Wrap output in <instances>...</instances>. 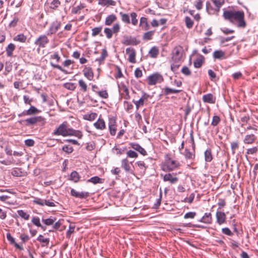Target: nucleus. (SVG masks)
Here are the masks:
<instances>
[{"mask_svg":"<svg viewBox=\"0 0 258 258\" xmlns=\"http://www.w3.org/2000/svg\"><path fill=\"white\" fill-rule=\"evenodd\" d=\"M27 36L23 33L19 34L13 38V40L15 41H18L21 43H25L27 40Z\"/></svg>","mask_w":258,"mask_h":258,"instance_id":"nucleus-27","label":"nucleus"},{"mask_svg":"<svg viewBox=\"0 0 258 258\" xmlns=\"http://www.w3.org/2000/svg\"><path fill=\"white\" fill-rule=\"evenodd\" d=\"M11 174L14 176L21 177L24 176L25 174L21 168H15L12 170Z\"/></svg>","mask_w":258,"mask_h":258,"instance_id":"nucleus-29","label":"nucleus"},{"mask_svg":"<svg viewBox=\"0 0 258 258\" xmlns=\"http://www.w3.org/2000/svg\"><path fill=\"white\" fill-rule=\"evenodd\" d=\"M203 101L205 103H214L215 102V98L211 93H209L204 95L202 98Z\"/></svg>","mask_w":258,"mask_h":258,"instance_id":"nucleus-21","label":"nucleus"},{"mask_svg":"<svg viewBox=\"0 0 258 258\" xmlns=\"http://www.w3.org/2000/svg\"><path fill=\"white\" fill-rule=\"evenodd\" d=\"M97 117V113L92 112L90 114H86L83 116V119L90 121L94 120Z\"/></svg>","mask_w":258,"mask_h":258,"instance_id":"nucleus-32","label":"nucleus"},{"mask_svg":"<svg viewBox=\"0 0 258 258\" xmlns=\"http://www.w3.org/2000/svg\"><path fill=\"white\" fill-rule=\"evenodd\" d=\"M98 95L102 98L107 99L108 98V94L106 90L100 91L97 92Z\"/></svg>","mask_w":258,"mask_h":258,"instance_id":"nucleus-60","label":"nucleus"},{"mask_svg":"<svg viewBox=\"0 0 258 258\" xmlns=\"http://www.w3.org/2000/svg\"><path fill=\"white\" fill-rule=\"evenodd\" d=\"M230 145L232 150V154L234 155L235 154L236 150L238 149L239 148V142L238 141H233L231 142Z\"/></svg>","mask_w":258,"mask_h":258,"instance_id":"nucleus-43","label":"nucleus"},{"mask_svg":"<svg viewBox=\"0 0 258 258\" xmlns=\"http://www.w3.org/2000/svg\"><path fill=\"white\" fill-rule=\"evenodd\" d=\"M147 79L149 85H154L157 83H160L164 80L163 76L159 73H155L150 75Z\"/></svg>","mask_w":258,"mask_h":258,"instance_id":"nucleus-6","label":"nucleus"},{"mask_svg":"<svg viewBox=\"0 0 258 258\" xmlns=\"http://www.w3.org/2000/svg\"><path fill=\"white\" fill-rule=\"evenodd\" d=\"M78 84L80 87V90L83 92L87 91L88 87L86 82L82 79H80L78 81Z\"/></svg>","mask_w":258,"mask_h":258,"instance_id":"nucleus-36","label":"nucleus"},{"mask_svg":"<svg viewBox=\"0 0 258 258\" xmlns=\"http://www.w3.org/2000/svg\"><path fill=\"white\" fill-rule=\"evenodd\" d=\"M159 53V49L156 46L152 47L149 52V54L151 58H156Z\"/></svg>","mask_w":258,"mask_h":258,"instance_id":"nucleus-28","label":"nucleus"},{"mask_svg":"<svg viewBox=\"0 0 258 258\" xmlns=\"http://www.w3.org/2000/svg\"><path fill=\"white\" fill-rule=\"evenodd\" d=\"M41 111L39 110L34 106L31 105L29 109L24 110L22 113L18 114L19 117L26 115H33L40 113Z\"/></svg>","mask_w":258,"mask_h":258,"instance_id":"nucleus-10","label":"nucleus"},{"mask_svg":"<svg viewBox=\"0 0 258 258\" xmlns=\"http://www.w3.org/2000/svg\"><path fill=\"white\" fill-rule=\"evenodd\" d=\"M201 58H197L194 62V67L196 68H200L203 64V56H201Z\"/></svg>","mask_w":258,"mask_h":258,"instance_id":"nucleus-44","label":"nucleus"},{"mask_svg":"<svg viewBox=\"0 0 258 258\" xmlns=\"http://www.w3.org/2000/svg\"><path fill=\"white\" fill-rule=\"evenodd\" d=\"M155 31H149L144 34L143 35V39L145 41H148L152 39L153 36L154 34Z\"/></svg>","mask_w":258,"mask_h":258,"instance_id":"nucleus-39","label":"nucleus"},{"mask_svg":"<svg viewBox=\"0 0 258 258\" xmlns=\"http://www.w3.org/2000/svg\"><path fill=\"white\" fill-rule=\"evenodd\" d=\"M176 173H167L163 176L164 181H169L171 184H174L176 183L178 178L176 176Z\"/></svg>","mask_w":258,"mask_h":258,"instance_id":"nucleus-14","label":"nucleus"},{"mask_svg":"<svg viewBox=\"0 0 258 258\" xmlns=\"http://www.w3.org/2000/svg\"><path fill=\"white\" fill-rule=\"evenodd\" d=\"M75 226L70 225L69 228L67 231L66 236L67 238H70L72 233L75 231Z\"/></svg>","mask_w":258,"mask_h":258,"instance_id":"nucleus-61","label":"nucleus"},{"mask_svg":"<svg viewBox=\"0 0 258 258\" xmlns=\"http://www.w3.org/2000/svg\"><path fill=\"white\" fill-rule=\"evenodd\" d=\"M132 18V23L133 25L136 26L137 25L138 21L137 19V15L135 12H133L131 14Z\"/></svg>","mask_w":258,"mask_h":258,"instance_id":"nucleus-55","label":"nucleus"},{"mask_svg":"<svg viewBox=\"0 0 258 258\" xmlns=\"http://www.w3.org/2000/svg\"><path fill=\"white\" fill-rule=\"evenodd\" d=\"M61 26V23L60 21L57 20L52 22L47 32V35H52L56 33V32L60 29Z\"/></svg>","mask_w":258,"mask_h":258,"instance_id":"nucleus-9","label":"nucleus"},{"mask_svg":"<svg viewBox=\"0 0 258 258\" xmlns=\"http://www.w3.org/2000/svg\"><path fill=\"white\" fill-rule=\"evenodd\" d=\"M98 5L103 7L114 6L116 2L113 0H98Z\"/></svg>","mask_w":258,"mask_h":258,"instance_id":"nucleus-22","label":"nucleus"},{"mask_svg":"<svg viewBox=\"0 0 258 258\" xmlns=\"http://www.w3.org/2000/svg\"><path fill=\"white\" fill-rule=\"evenodd\" d=\"M257 140V137L254 134H246L243 140L244 144L250 145L254 143Z\"/></svg>","mask_w":258,"mask_h":258,"instance_id":"nucleus-15","label":"nucleus"},{"mask_svg":"<svg viewBox=\"0 0 258 258\" xmlns=\"http://www.w3.org/2000/svg\"><path fill=\"white\" fill-rule=\"evenodd\" d=\"M132 163V162H131ZM121 167L125 170L127 173H129L131 174L135 175L133 170L131 169L130 166V163L127 158L123 159L121 161Z\"/></svg>","mask_w":258,"mask_h":258,"instance_id":"nucleus-13","label":"nucleus"},{"mask_svg":"<svg viewBox=\"0 0 258 258\" xmlns=\"http://www.w3.org/2000/svg\"><path fill=\"white\" fill-rule=\"evenodd\" d=\"M223 16L225 20L231 23H234V21L237 22L238 27L244 28L246 26L244 20V13L242 11H224Z\"/></svg>","mask_w":258,"mask_h":258,"instance_id":"nucleus-1","label":"nucleus"},{"mask_svg":"<svg viewBox=\"0 0 258 258\" xmlns=\"http://www.w3.org/2000/svg\"><path fill=\"white\" fill-rule=\"evenodd\" d=\"M27 126L39 125L43 126L46 122V119L41 116H33L24 120Z\"/></svg>","mask_w":258,"mask_h":258,"instance_id":"nucleus-4","label":"nucleus"},{"mask_svg":"<svg viewBox=\"0 0 258 258\" xmlns=\"http://www.w3.org/2000/svg\"><path fill=\"white\" fill-rule=\"evenodd\" d=\"M73 128L69 127L68 122L63 121L52 133L53 136H61L62 137L72 136Z\"/></svg>","mask_w":258,"mask_h":258,"instance_id":"nucleus-2","label":"nucleus"},{"mask_svg":"<svg viewBox=\"0 0 258 258\" xmlns=\"http://www.w3.org/2000/svg\"><path fill=\"white\" fill-rule=\"evenodd\" d=\"M50 59H55L57 62L60 61V56L58 52H54L52 55H50Z\"/></svg>","mask_w":258,"mask_h":258,"instance_id":"nucleus-64","label":"nucleus"},{"mask_svg":"<svg viewBox=\"0 0 258 258\" xmlns=\"http://www.w3.org/2000/svg\"><path fill=\"white\" fill-rule=\"evenodd\" d=\"M117 125L108 126L109 133L111 136H114L115 135L117 131Z\"/></svg>","mask_w":258,"mask_h":258,"instance_id":"nucleus-56","label":"nucleus"},{"mask_svg":"<svg viewBox=\"0 0 258 258\" xmlns=\"http://www.w3.org/2000/svg\"><path fill=\"white\" fill-rule=\"evenodd\" d=\"M140 43V41L136 37L129 35H124L122 43L125 45H137Z\"/></svg>","mask_w":258,"mask_h":258,"instance_id":"nucleus-8","label":"nucleus"},{"mask_svg":"<svg viewBox=\"0 0 258 258\" xmlns=\"http://www.w3.org/2000/svg\"><path fill=\"white\" fill-rule=\"evenodd\" d=\"M47 2L50 8L54 10H56L60 5L59 0H47Z\"/></svg>","mask_w":258,"mask_h":258,"instance_id":"nucleus-23","label":"nucleus"},{"mask_svg":"<svg viewBox=\"0 0 258 258\" xmlns=\"http://www.w3.org/2000/svg\"><path fill=\"white\" fill-rule=\"evenodd\" d=\"M80 176L78 172L76 171L72 172L70 175V179L75 182H78L80 179Z\"/></svg>","mask_w":258,"mask_h":258,"instance_id":"nucleus-37","label":"nucleus"},{"mask_svg":"<svg viewBox=\"0 0 258 258\" xmlns=\"http://www.w3.org/2000/svg\"><path fill=\"white\" fill-rule=\"evenodd\" d=\"M250 119V116L248 114H240V122L241 123L240 126L243 127L245 124H246Z\"/></svg>","mask_w":258,"mask_h":258,"instance_id":"nucleus-25","label":"nucleus"},{"mask_svg":"<svg viewBox=\"0 0 258 258\" xmlns=\"http://www.w3.org/2000/svg\"><path fill=\"white\" fill-rule=\"evenodd\" d=\"M17 213L19 216H20L21 218H23L25 220H27L29 219L30 215L27 213L25 212L22 210H18Z\"/></svg>","mask_w":258,"mask_h":258,"instance_id":"nucleus-45","label":"nucleus"},{"mask_svg":"<svg viewBox=\"0 0 258 258\" xmlns=\"http://www.w3.org/2000/svg\"><path fill=\"white\" fill-rule=\"evenodd\" d=\"M56 220V219L55 218L50 217L48 219H42V222L47 226H50L51 225H53L55 221Z\"/></svg>","mask_w":258,"mask_h":258,"instance_id":"nucleus-46","label":"nucleus"},{"mask_svg":"<svg viewBox=\"0 0 258 258\" xmlns=\"http://www.w3.org/2000/svg\"><path fill=\"white\" fill-rule=\"evenodd\" d=\"M140 27L144 30H148L150 29V26L148 24V19L146 17H142L140 20Z\"/></svg>","mask_w":258,"mask_h":258,"instance_id":"nucleus-20","label":"nucleus"},{"mask_svg":"<svg viewBox=\"0 0 258 258\" xmlns=\"http://www.w3.org/2000/svg\"><path fill=\"white\" fill-rule=\"evenodd\" d=\"M204 0H196L195 2V6L198 10H201L203 8V3Z\"/></svg>","mask_w":258,"mask_h":258,"instance_id":"nucleus-59","label":"nucleus"},{"mask_svg":"<svg viewBox=\"0 0 258 258\" xmlns=\"http://www.w3.org/2000/svg\"><path fill=\"white\" fill-rule=\"evenodd\" d=\"M16 48V46L14 44L11 43L6 48L7 55L8 57H12L13 54V51Z\"/></svg>","mask_w":258,"mask_h":258,"instance_id":"nucleus-24","label":"nucleus"},{"mask_svg":"<svg viewBox=\"0 0 258 258\" xmlns=\"http://www.w3.org/2000/svg\"><path fill=\"white\" fill-rule=\"evenodd\" d=\"M183 53V47L178 45L173 49L172 51V60L175 62H179L182 59Z\"/></svg>","mask_w":258,"mask_h":258,"instance_id":"nucleus-5","label":"nucleus"},{"mask_svg":"<svg viewBox=\"0 0 258 258\" xmlns=\"http://www.w3.org/2000/svg\"><path fill=\"white\" fill-rule=\"evenodd\" d=\"M136 164H137L138 166L140 168L141 173H145L146 172V169L147 168V166L146 165L144 161H138L136 163Z\"/></svg>","mask_w":258,"mask_h":258,"instance_id":"nucleus-38","label":"nucleus"},{"mask_svg":"<svg viewBox=\"0 0 258 258\" xmlns=\"http://www.w3.org/2000/svg\"><path fill=\"white\" fill-rule=\"evenodd\" d=\"M47 35L42 34L39 35L35 40L34 44L39 48H44L49 42V40L47 36Z\"/></svg>","mask_w":258,"mask_h":258,"instance_id":"nucleus-7","label":"nucleus"},{"mask_svg":"<svg viewBox=\"0 0 258 258\" xmlns=\"http://www.w3.org/2000/svg\"><path fill=\"white\" fill-rule=\"evenodd\" d=\"M185 23L186 26L187 28L190 29L194 25L193 21L188 16L185 18Z\"/></svg>","mask_w":258,"mask_h":258,"instance_id":"nucleus-49","label":"nucleus"},{"mask_svg":"<svg viewBox=\"0 0 258 258\" xmlns=\"http://www.w3.org/2000/svg\"><path fill=\"white\" fill-rule=\"evenodd\" d=\"M63 86L67 89L71 91H74L76 88L75 84L73 83H66L64 84Z\"/></svg>","mask_w":258,"mask_h":258,"instance_id":"nucleus-50","label":"nucleus"},{"mask_svg":"<svg viewBox=\"0 0 258 258\" xmlns=\"http://www.w3.org/2000/svg\"><path fill=\"white\" fill-rule=\"evenodd\" d=\"M85 6L84 5H81L75 7H73L71 13L73 14H77L80 13V10L84 9Z\"/></svg>","mask_w":258,"mask_h":258,"instance_id":"nucleus-47","label":"nucleus"},{"mask_svg":"<svg viewBox=\"0 0 258 258\" xmlns=\"http://www.w3.org/2000/svg\"><path fill=\"white\" fill-rule=\"evenodd\" d=\"M118 89L120 95L125 100H127L130 99L128 89L124 84L121 83L120 85L118 86Z\"/></svg>","mask_w":258,"mask_h":258,"instance_id":"nucleus-11","label":"nucleus"},{"mask_svg":"<svg viewBox=\"0 0 258 258\" xmlns=\"http://www.w3.org/2000/svg\"><path fill=\"white\" fill-rule=\"evenodd\" d=\"M119 15L121 17V20L123 22L126 24H130L131 23L130 16L128 14L121 12L119 13Z\"/></svg>","mask_w":258,"mask_h":258,"instance_id":"nucleus-40","label":"nucleus"},{"mask_svg":"<svg viewBox=\"0 0 258 258\" xmlns=\"http://www.w3.org/2000/svg\"><path fill=\"white\" fill-rule=\"evenodd\" d=\"M217 223L221 225L226 222V215L224 212L217 211L216 214Z\"/></svg>","mask_w":258,"mask_h":258,"instance_id":"nucleus-17","label":"nucleus"},{"mask_svg":"<svg viewBox=\"0 0 258 258\" xmlns=\"http://www.w3.org/2000/svg\"><path fill=\"white\" fill-rule=\"evenodd\" d=\"M126 53L128 54V60L129 62L134 63L136 62V50L133 48H127Z\"/></svg>","mask_w":258,"mask_h":258,"instance_id":"nucleus-16","label":"nucleus"},{"mask_svg":"<svg viewBox=\"0 0 258 258\" xmlns=\"http://www.w3.org/2000/svg\"><path fill=\"white\" fill-rule=\"evenodd\" d=\"M184 155L186 159H193L195 157V154H193L188 149H185Z\"/></svg>","mask_w":258,"mask_h":258,"instance_id":"nucleus-42","label":"nucleus"},{"mask_svg":"<svg viewBox=\"0 0 258 258\" xmlns=\"http://www.w3.org/2000/svg\"><path fill=\"white\" fill-rule=\"evenodd\" d=\"M104 33L108 39H110L112 38L113 32L110 28H105L104 29Z\"/></svg>","mask_w":258,"mask_h":258,"instance_id":"nucleus-62","label":"nucleus"},{"mask_svg":"<svg viewBox=\"0 0 258 258\" xmlns=\"http://www.w3.org/2000/svg\"><path fill=\"white\" fill-rule=\"evenodd\" d=\"M116 19L117 17L115 15H110L106 18L105 24L107 26H110L113 22L116 20Z\"/></svg>","mask_w":258,"mask_h":258,"instance_id":"nucleus-26","label":"nucleus"},{"mask_svg":"<svg viewBox=\"0 0 258 258\" xmlns=\"http://www.w3.org/2000/svg\"><path fill=\"white\" fill-rule=\"evenodd\" d=\"M37 240L40 242L43 243L42 245V247H47L49 242V239L48 238H44L43 236L42 235H39L37 238Z\"/></svg>","mask_w":258,"mask_h":258,"instance_id":"nucleus-34","label":"nucleus"},{"mask_svg":"<svg viewBox=\"0 0 258 258\" xmlns=\"http://www.w3.org/2000/svg\"><path fill=\"white\" fill-rule=\"evenodd\" d=\"M127 157L129 158H136L138 157V154L136 152L130 150L126 152Z\"/></svg>","mask_w":258,"mask_h":258,"instance_id":"nucleus-57","label":"nucleus"},{"mask_svg":"<svg viewBox=\"0 0 258 258\" xmlns=\"http://www.w3.org/2000/svg\"><path fill=\"white\" fill-rule=\"evenodd\" d=\"M180 91H181V90H180L174 89L170 88L168 87H165L164 88V90L163 91V95H168L170 94L178 93L180 92Z\"/></svg>","mask_w":258,"mask_h":258,"instance_id":"nucleus-30","label":"nucleus"},{"mask_svg":"<svg viewBox=\"0 0 258 258\" xmlns=\"http://www.w3.org/2000/svg\"><path fill=\"white\" fill-rule=\"evenodd\" d=\"M108 126L117 125L116 118L113 116H108Z\"/></svg>","mask_w":258,"mask_h":258,"instance_id":"nucleus-53","label":"nucleus"},{"mask_svg":"<svg viewBox=\"0 0 258 258\" xmlns=\"http://www.w3.org/2000/svg\"><path fill=\"white\" fill-rule=\"evenodd\" d=\"M62 150L67 154H70L74 151V148L70 145H64L62 147Z\"/></svg>","mask_w":258,"mask_h":258,"instance_id":"nucleus-48","label":"nucleus"},{"mask_svg":"<svg viewBox=\"0 0 258 258\" xmlns=\"http://www.w3.org/2000/svg\"><path fill=\"white\" fill-rule=\"evenodd\" d=\"M104 179L100 178L98 176H95L91 177L87 180L88 182H91L95 184L97 183H103Z\"/></svg>","mask_w":258,"mask_h":258,"instance_id":"nucleus-35","label":"nucleus"},{"mask_svg":"<svg viewBox=\"0 0 258 258\" xmlns=\"http://www.w3.org/2000/svg\"><path fill=\"white\" fill-rule=\"evenodd\" d=\"M6 236L8 240L10 242L11 244H13L14 246L20 250H23V247L20 245L19 244L16 243L15 241V239L12 236L11 234L10 233H7L6 234Z\"/></svg>","mask_w":258,"mask_h":258,"instance_id":"nucleus-19","label":"nucleus"},{"mask_svg":"<svg viewBox=\"0 0 258 258\" xmlns=\"http://www.w3.org/2000/svg\"><path fill=\"white\" fill-rule=\"evenodd\" d=\"M221 121V119L219 116L217 115H214L213 117L211 125L213 126H217Z\"/></svg>","mask_w":258,"mask_h":258,"instance_id":"nucleus-51","label":"nucleus"},{"mask_svg":"<svg viewBox=\"0 0 258 258\" xmlns=\"http://www.w3.org/2000/svg\"><path fill=\"white\" fill-rule=\"evenodd\" d=\"M102 29V27H95L92 29V36L93 37H95L97 36V35L99 34L101 32Z\"/></svg>","mask_w":258,"mask_h":258,"instance_id":"nucleus-52","label":"nucleus"},{"mask_svg":"<svg viewBox=\"0 0 258 258\" xmlns=\"http://www.w3.org/2000/svg\"><path fill=\"white\" fill-rule=\"evenodd\" d=\"M84 76L89 81L93 80L94 78V73L91 68H85L83 71Z\"/></svg>","mask_w":258,"mask_h":258,"instance_id":"nucleus-18","label":"nucleus"},{"mask_svg":"<svg viewBox=\"0 0 258 258\" xmlns=\"http://www.w3.org/2000/svg\"><path fill=\"white\" fill-rule=\"evenodd\" d=\"M93 126L98 130L103 131L106 128L105 121L101 117V115H100L97 120L94 123Z\"/></svg>","mask_w":258,"mask_h":258,"instance_id":"nucleus-12","label":"nucleus"},{"mask_svg":"<svg viewBox=\"0 0 258 258\" xmlns=\"http://www.w3.org/2000/svg\"><path fill=\"white\" fill-rule=\"evenodd\" d=\"M180 166V164L179 162L166 156L162 169L164 171H171L177 169Z\"/></svg>","mask_w":258,"mask_h":258,"instance_id":"nucleus-3","label":"nucleus"},{"mask_svg":"<svg viewBox=\"0 0 258 258\" xmlns=\"http://www.w3.org/2000/svg\"><path fill=\"white\" fill-rule=\"evenodd\" d=\"M213 57L218 59L224 58L225 52L221 50H216L213 53Z\"/></svg>","mask_w":258,"mask_h":258,"instance_id":"nucleus-33","label":"nucleus"},{"mask_svg":"<svg viewBox=\"0 0 258 258\" xmlns=\"http://www.w3.org/2000/svg\"><path fill=\"white\" fill-rule=\"evenodd\" d=\"M197 215L195 212H189L186 213L184 216V219H194Z\"/></svg>","mask_w":258,"mask_h":258,"instance_id":"nucleus-63","label":"nucleus"},{"mask_svg":"<svg viewBox=\"0 0 258 258\" xmlns=\"http://www.w3.org/2000/svg\"><path fill=\"white\" fill-rule=\"evenodd\" d=\"M50 64L53 68L57 69L66 74H67L68 73L66 70L63 69L61 66H60L58 64H54L52 62H50Z\"/></svg>","mask_w":258,"mask_h":258,"instance_id":"nucleus-54","label":"nucleus"},{"mask_svg":"<svg viewBox=\"0 0 258 258\" xmlns=\"http://www.w3.org/2000/svg\"><path fill=\"white\" fill-rule=\"evenodd\" d=\"M206 224H211L212 223V217L211 213H206L203 216Z\"/></svg>","mask_w":258,"mask_h":258,"instance_id":"nucleus-41","label":"nucleus"},{"mask_svg":"<svg viewBox=\"0 0 258 258\" xmlns=\"http://www.w3.org/2000/svg\"><path fill=\"white\" fill-rule=\"evenodd\" d=\"M205 160L207 162H210L213 160V155L211 149H207L205 151Z\"/></svg>","mask_w":258,"mask_h":258,"instance_id":"nucleus-31","label":"nucleus"},{"mask_svg":"<svg viewBox=\"0 0 258 258\" xmlns=\"http://www.w3.org/2000/svg\"><path fill=\"white\" fill-rule=\"evenodd\" d=\"M223 234H224L226 235L232 236L233 235V233L231 231V230L228 227H225L222 229L221 230Z\"/></svg>","mask_w":258,"mask_h":258,"instance_id":"nucleus-58","label":"nucleus"}]
</instances>
